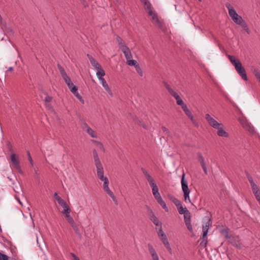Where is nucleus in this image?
Listing matches in <instances>:
<instances>
[{"label": "nucleus", "mask_w": 260, "mask_h": 260, "mask_svg": "<svg viewBox=\"0 0 260 260\" xmlns=\"http://www.w3.org/2000/svg\"><path fill=\"white\" fill-rule=\"evenodd\" d=\"M93 158L94 164L96 168V173L98 178L102 181L104 182L103 189L105 192L110 197L114 202L116 201V198L114 196L112 191L109 187V180L108 178L104 176V172L103 166L101 162L98 154L96 150L93 151Z\"/></svg>", "instance_id": "obj_1"}, {"label": "nucleus", "mask_w": 260, "mask_h": 260, "mask_svg": "<svg viewBox=\"0 0 260 260\" xmlns=\"http://www.w3.org/2000/svg\"><path fill=\"white\" fill-rule=\"evenodd\" d=\"M166 88L167 89L168 92L171 94V95L175 98L177 104L181 107V108L184 111V113L190 120L192 124L195 125H197L198 122L197 120L195 119L193 115L192 114L191 111L189 109L187 106L184 103L178 94L168 85L166 86Z\"/></svg>", "instance_id": "obj_2"}, {"label": "nucleus", "mask_w": 260, "mask_h": 260, "mask_svg": "<svg viewBox=\"0 0 260 260\" xmlns=\"http://www.w3.org/2000/svg\"><path fill=\"white\" fill-rule=\"evenodd\" d=\"M229 12V15L233 22L236 24L241 26L244 30L248 34H250V30L246 21L242 17L238 14L234 8L229 3L225 4Z\"/></svg>", "instance_id": "obj_3"}, {"label": "nucleus", "mask_w": 260, "mask_h": 260, "mask_svg": "<svg viewBox=\"0 0 260 260\" xmlns=\"http://www.w3.org/2000/svg\"><path fill=\"white\" fill-rule=\"evenodd\" d=\"M228 57L231 63L234 66L235 70L241 76V77L245 81H247L248 78L246 73L245 69L242 67L241 62L240 60L236 58L234 56L228 55Z\"/></svg>", "instance_id": "obj_4"}, {"label": "nucleus", "mask_w": 260, "mask_h": 260, "mask_svg": "<svg viewBox=\"0 0 260 260\" xmlns=\"http://www.w3.org/2000/svg\"><path fill=\"white\" fill-rule=\"evenodd\" d=\"M142 171L145 178L149 182V184L152 188L153 195L156 201L158 200L159 199L161 198V197L158 191V188L155 182L154 179L147 170L142 169Z\"/></svg>", "instance_id": "obj_5"}, {"label": "nucleus", "mask_w": 260, "mask_h": 260, "mask_svg": "<svg viewBox=\"0 0 260 260\" xmlns=\"http://www.w3.org/2000/svg\"><path fill=\"white\" fill-rule=\"evenodd\" d=\"M116 42L119 49L124 54V57L126 59H129L133 58V55L131 53V50L129 47L125 44V42L119 36H117L116 38Z\"/></svg>", "instance_id": "obj_6"}, {"label": "nucleus", "mask_w": 260, "mask_h": 260, "mask_svg": "<svg viewBox=\"0 0 260 260\" xmlns=\"http://www.w3.org/2000/svg\"><path fill=\"white\" fill-rule=\"evenodd\" d=\"M185 174L184 173H183L181 178V187L183 192L184 201L186 203H190L191 200L189 197L190 192V190L188 188L187 181L185 179Z\"/></svg>", "instance_id": "obj_7"}, {"label": "nucleus", "mask_w": 260, "mask_h": 260, "mask_svg": "<svg viewBox=\"0 0 260 260\" xmlns=\"http://www.w3.org/2000/svg\"><path fill=\"white\" fill-rule=\"evenodd\" d=\"M157 235L164 246L169 252L170 254H172V248L170 246L168 239L167 237L166 234L162 231V228H159L157 231Z\"/></svg>", "instance_id": "obj_8"}, {"label": "nucleus", "mask_w": 260, "mask_h": 260, "mask_svg": "<svg viewBox=\"0 0 260 260\" xmlns=\"http://www.w3.org/2000/svg\"><path fill=\"white\" fill-rule=\"evenodd\" d=\"M151 17V21L156 27L158 28H162L163 27V22L160 20L157 14L152 10H150L149 14Z\"/></svg>", "instance_id": "obj_9"}, {"label": "nucleus", "mask_w": 260, "mask_h": 260, "mask_svg": "<svg viewBox=\"0 0 260 260\" xmlns=\"http://www.w3.org/2000/svg\"><path fill=\"white\" fill-rule=\"evenodd\" d=\"M205 119L208 122L209 125L215 129L218 128L219 126H222V124L221 123L218 122L209 114H206L205 115Z\"/></svg>", "instance_id": "obj_10"}, {"label": "nucleus", "mask_w": 260, "mask_h": 260, "mask_svg": "<svg viewBox=\"0 0 260 260\" xmlns=\"http://www.w3.org/2000/svg\"><path fill=\"white\" fill-rule=\"evenodd\" d=\"M82 129L86 132L91 138H98L97 133L92 129L89 125L86 122L83 123L82 125Z\"/></svg>", "instance_id": "obj_11"}, {"label": "nucleus", "mask_w": 260, "mask_h": 260, "mask_svg": "<svg viewBox=\"0 0 260 260\" xmlns=\"http://www.w3.org/2000/svg\"><path fill=\"white\" fill-rule=\"evenodd\" d=\"M57 67L61 74V76L64 80L65 83L67 84V85H69V84H70L72 82L71 79L68 76L64 69L62 67H61L59 64H58Z\"/></svg>", "instance_id": "obj_12"}, {"label": "nucleus", "mask_w": 260, "mask_h": 260, "mask_svg": "<svg viewBox=\"0 0 260 260\" xmlns=\"http://www.w3.org/2000/svg\"><path fill=\"white\" fill-rule=\"evenodd\" d=\"M148 216L151 221L157 226L161 228V223L156 217L152 211L150 210L148 213Z\"/></svg>", "instance_id": "obj_13"}, {"label": "nucleus", "mask_w": 260, "mask_h": 260, "mask_svg": "<svg viewBox=\"0 0 260 260\" xmlns=\"http://www.w3.org/2000/svg\"><path fill=\"white\" fill-rule=\"evenodd\" d=\"M148 248L149 252L151 256L152 260H159L158 254L152 245L148 244Z\"/></svg>", "instance_id": "obj_14"}, {"label": "nucleus", "mask_w": 260, "mask_h": 260, "mask_svg": "<svg viewBox=\"0 0 260 260\" xmlns=\"http://www.w3.org/2000/svg\"><path fill=\"white\" fill-rule=\"evenodd\" d=\"M11 160L13 164L14 167L19 170L20 169L19 161L18 160V156L15 154H12L10 156Z\"/></svg>", "instance_id": "obj_15"}, {"label": "nucleus", "mask_w": 260, "mask_h": 260, "mask_svg": "<svg viewBox=\"0 0 260 260\" xmlns=\"http://www.w3.org/2000/svg\"><path fill=\"white\" fill-rule=\"evenodd\" d=\"M99 80L100 81L101 83L102 84V85L103 87H104V88L105 89V90L108 92V93L110 95L112 96L113 95L112 92L108 84L105 80V79L104 78H101V79L100 78V79H99Z\"/></svg>", "instance_id": "obj_16"}, {"label": "nucleus", "mask_w": 260, "mask_h": 260, "mask_svg": "<svg viewBox=\"0 0 260 260\" xmlns=\"http://www.w3.org/2000/svg\"><path fill=\"white\" fill-rule=\"evenodd\" d=\"M198 158L199 161L200 162V164L201 165V166L202 167V169L204 170V172L205 174H208V171H207V167H206V163H205V161L204 158L202 156L201 153H198Z\"/></svg>", "instance_id": "obj_17"}, {"label": "nucleus", "mask_w": 260, "mask_h": 260, "mask_svg": "<svg viewBox=\"0 0 260 260\" xmlns=\"http://www.w3.org/2000/svg\"><path fill=\"white\" fill-rule=\"evenodd\" d=\"M217 134L218 136L224 138H228L229 136V134L226 132L224 128V126L222 124V126H219L217 128Z\"/></svg>", "instance_id": "obj_18"}, {"label": "nucleus", "mask_w": 260, "mask_h": 260, "mask_svg": "<svg viewBox=\"0 0 260 260\" xmlns=\"http://www.w3.org/2000/svg\"><path fill=\"white\" fill-rule=\"evenodd\" d=\"M87 57L90 62V63L91 65L94 67L96 70L98 69L99 68L101 67V66L100 64V63L95 60L93 57H92L91 56H90L89 54H87Z\"/></svg>", "instance_id": "obj_19"}, {"label": "nucleus", "mask_w": 260, "mask_h": 260, "mask_svg": "<svg viewBox=\"0 0 260 260\" xmlns=\"http://www.w3.org/2000/svg\"><path fill=\"white\" fill-rule=\"evenodd\" d=\"M248 180L250 183L253 193L260 191L257 185L254 182L252 177L248 178Z\"/></svg>", "instance_id": "obj_20"}, {"label": "nucleus", "mask_w": 260, "mask_h": 260, "mask_svg": "<svg viewBox=\"0 0 260 260\" xmlns=\"http://www.w3.org/2000/svg\"><path fill=\"white\" fill-rule=\"evenodd\" d=\"M91 142L94 144V146L102 152H105V149L104 148L103 144L100 141L91 140Z\"/></svg>", "instance_id": "obj_21"}, {"label": "nucleus", "mask_w": 260, "mask_h": 260, "mask_svg": "<svg viewBox=\"0 0 260 260\" xmlns=\"http://www.w3.org/2000/svg\"><path fill=\"white\" fill-rule=\"evenodd\" d=\"M58 204L63 208L62 213L71 211L69 206L64 200H62L59 203H58Z\"/></svg>", "instance_id": "obj_22"}, {"label": "nucleus", "mask_w": 260, "mask_h": 260, "mask_svg": "<svg viewBox=\"0 0 260 260\" xmlns=\"http://www.w3.org/2000/svg\"><path fill=\"white\" fill-rule=\"evenodd\" d=\"M96 75L98 78V79L104 78L103 77L105 76V72L104 70L102 68V67L96 70Z\"/></svg>", "instance_id": "obj_23"}, {"label": "nucleus", "mask_w": 260, "mask_h": 260, "mask_svg": "<svg viewBox=\"0 0 260 260\" xmlns=\"http://www.w3.org/2000/svg\"><path fill=\"white\" fill-rule=\"evenodd\" d=\"M71 211H69L67 212L62 213L64 215V217L66 218L69 223H70V222L74 220L73 218L70 215Z\"/></svg>", "instance_id": "obj_24"}, {"label": "nucleus", "mask_w": 260, "mask_h": 260, "mask_svg": "<svg viewBox=\"0 0 260 260\" xmlns=\"http://www.w3.org/2000/svg\"><path fill=\"white\" fill-rule=\"evenodd\" d=\"M209 226V221L207 222L205 225L203 226V237L206 238L208 234Z\"/></svg>", "instance_id": "obj_25"}, {"label": "nucleus", "mask_w": 260, "mask_h": 260, "mask_svg": "<svg viewBox=\"0 0 260 260\" xmlns=\"http://www.w3.org/2000/svg\"><path fill=\"white\" fill-rule=\"evenodd\" d=\"M126 60V64L129 66H134L136 67L139 64L136 60H134L132 58Z\"/></svg>", "instance_id": "obj_26"}, {"label": "nucleus", "mask_w": 260, "mask_h": 260, "mask_svg": "<svg viewBox=\"0 0 260 260\" xmlns=\"http://www.w3.org/2000/svg\"><path fill=\"white\" fill-rule=\"evenodd\" d=\"M77 234H79V230L78 225L74 220L69 223Z\"/></svg>", "instance_id": "obj_27"}, {"label": "nucleus", "mask_w": 260, "mask_h": 260, "mask_svg": "<svg viewBox=\"0 0 260 260\" xmlns=\"http://www.w3.org/2000/svg\"><path fill=\"white\" fill-rule=\"evenodd\" d=\"M157 201L159 204V205L162 207V208L166 210V211H167V212L169 211V209H168V207H167L166 203L162 200V198L159 199L158 200H157Z\"/></svg>", "instance_id": "obj_28"}, {"label": "nucleus", "mask_w": 260, "mask_h": 260, "mask_svg": "<svg viewBox=\"0 0 260 260\" xmlns=\"http://www.w3.org/2000/svg\"><path fill=\"white\" fill-rule=\"evenodd\" d=\"M157 201L159 204V205L162 207V208L166 210V211H167V212L169 211V209H168V207H167L166 203L162 200V198L159 199L158 200H157Z\"/></svg>", "instance_id": "obj_29"}, {"label": "nucleus", "mask_w": 260, "mask_h": 260, "mask_svg": "<svg viewBox=\"0 0 260 260\" xmlns=\"http://www.w3.org/2000/svg\"><path fill=\"white\" fill-rule=\"evenodd\" d=\"M177 208L179 214H184L186 213V211H188L186 207L184 208L182 204H181L179 206H178Z\"/></svg>", "instance_id": "obj_30"}, {"label": "nucleus", "mask_w": 260, "mask_h": 260, "mask_svg": "<svg viewBox=\"0 0 260 260\" xmlns=\"http://www.w3.org/2000/svg\"><path fill=\"white\" fill-rule=\"evenodd\" d=\"M74 94V95L78 99V100L82 104H84V101L82 98V96L78 92L77 90L76 91L72 93Z\"/></svg>", "instance_id": "obj_31"}, {"label": "nucleus", "mask_w": 260, "mask_h": 260, "mask_svg": "<svg viewBox=\"0 0 260 260\" xmlns=\"http://www.w3.org/2000/svg\"><path fill=\"white\" fill-rule=\"evenodd\" d=\"M170 199L177 207L178 206H179L181 204V202L179 200H178L177 198L174 197H172L171 198H170Z\"/></svg>", "instance_id": "obj_32"}, {"label": "nucleus", "mask_w": 260, "mask_h": 260, "mask_svg": "<svg viewBox=\"0 0 260 260\" xmlns=\"http://www.w3.org/2000/svg\"><path fill=\"white\" fill-rule=\"evenodd\" d=\"M145 9L147 11L148 13L149 14V12L150 10H152L151 9V5L148 0L146 2V3H143Z\"/></svg>", "instance_id": "obj_33"}, {"label": "nucleus", "mask_w": 260, "mask_h": 260, "mask_svg": "<svg viewBox=\"0 0 260 260\" xmlns=\"http://www.w3.org/2000/svg\"><path fill=\"white\" fill-rule=\"evenodd\" d=\"M67 86L70 89V91L72 92V93H73L74 92H75L76 91V90H78L77 87L76 86H75L72 82H71L70 84H69V85Z\"/></svg>", "instance_id": "obj_34"}, {"label": "nucleus", "mask_w": 260, "mask_h": 260, "mask_svg": "<svg viewBox=\"0 0 260 260\" xmlns=\"http://www.w3.org/2000/svg\"><path fill=\"white\" fill-rule=\"evenodd\" d=\"M184 221L191 220L190 213L189 211H186V213L184 214Z\"/></svg>", "instance_id": "obj_35"}, {"label": "nucleus", "mask_w": 260, "mask_h": 260, "mask_svg": "<svg viewBox=\"0 0 260 260\" xmlns=\"http://www.w3.org/2000/svg\"><path fill=\"white\" fill-rule=\"evenodd\" d=\"M185 221V224H186V226L187 229L189 231L192 232V225L191 224V220H187V221Z\"/></svg>", "instance_id": "obj_36"}, {"label": "nucleus", "mask_w": 260, "mask_h": 260, "mask_svg": "<svg viewBox=\"0 0 260 260\" xmlns=\"http://www.w3.org/2000/svg\"><path fill=\"white\" fill-rule=\"evenodd\" d=\"M207 244V240L206 237L204 238L203 237L202 241L200 243V246L202 247L205 248L206 247Z\"/></svg>", "instance_id": "obj_37"}, {"label": "nucleus", "mask_w": 260, "mask_h": 260, "mask_svg": "<svg viewBox=\"0 0 260 260\" xmlns=\"http://www.w3.org/2000/svg\"><path fill=\"white\" fill-rule=\"evenodd\" d=\"M135 68H136V70L137 72L138 73V74L140 76H141V77L143 76V71H142V69L140 67V66L138 64V66H136V67H135Z\"/></svg>", "instance_id": "obj_38"}, {"label": "nucleus", "mask_w": 260, "mask_h": 260, "mask_svg": "<svg viewBox=\"0 0 260 260\" xmlns=\"http://www.w3.org/2000/svg\"><path fill=\"white\" fill-rule=\"evenodd\" d=\"M253 74L256 79L260 82V72H259L258 70H254L253 71Z\"/></svg>", "instance_id": "obj_39"}, {"label": "nucleus", "mask_w": 260, "mask_h": 260, "mask_svg": "<svg viewBox=\"0 0 260 260\" xmlns=\"http://www.w3.org/2000/svg\"><path fill=\"white\" fill-rule=\"evenodd\" d=\"M54 198L57 201L58 203H59L63 199H62L58 194L57 192L54 193Z\"/></svg>", "instance_id": "obj_40"}, {"label": "nucleus", "mask_w": 260, "mask_h": 260, "mask_svg": "<svg viewBox=\"0 0 260 260\" xmlns=\"http://www.w3.org/2000/svg\"><path fill=\"white\" fill-rule=\"evenodd\" d=\"M52 100V97L49 95H47L45 99H44V102L45 103H50Z\"/></svg>", "instance_id": "obj_41"}, {"label": "nucleus", "mask_w": 260, "mask_h": 260, "mask_svg": "<svg viewBox=\"0 0 260 260\" xmlns=\"http://www.w3.org/2000/svg\"><path fill=\"white\" fill-rule=\"evenodd\" d=\"M0 260H9V257L7 255L0 252Z\"/></svg>", "instance_id": "obj_42"}, {"label": "nucleus", "mask_w": 260, "mask_h": 260, "mask_svg": "<svg viewBox=\"0 0 260 260\" xmlns=\"http://www.w3.org/2000/svg\"><path fill=\"white\" fill-rule=\"evenodd\" d=\"M256 199L258 202L260 201V191L253 193Z\"/></svg>", "instance_id": "obj_43"}, {"label": "nucleus", "mask_w": 260, "mask_h": 260, "mask_svg": "<svg viewBox=\"0 0 260 260\" xmlns=\"http://www.w3.org/2000/svg\"><path fill=\"white\" fill-rule=\"evenodd\" d=\"M79 1L80 2L81 4L84 8H86L87 7H88V5L86 0H79Z\"/></svg>", "instance_id": "obj_44"}, {"label": "nucleus", "mask_w": 260, "mask_h": 260, "mask_svg": "<svg viewBox=\"0 0 260 260\" xmlns=\"http://www.w3.org/2000/svg\"><path fill=\"white\" fill-rule=\"evenodd\" d=\"M45 105L46 107L48 110H52V111L53 110V108H52L51 105L50 104V103H45Z\"/></svg>", "instance_id": "obj_45"}, {"label": "nucleus", "mask_w": 260, "mask_h": 260, "mask_svg": "<svg viewBox=\"0 0 260 260\" xmlns=\"http://www.w3.org/2000/svg\"><path fill=\"white\" fill-rule=\"evenodd\" d=\"M70 254L74 258V260H80L79 257H78L74 253H71Z\"/></svg>", "instance_id": "obj_46"}, {"label": "nucleus", "mask_w": 260, "mask_h": 260, "mask_svg": "<svg viewBox=\"0 0 260 260\" xmlns=\"http://www.w3.org/2000/svg\"><path fill=\"white\" fill-rule=\"evenodd\" d=\"M28 157H29V161L30 162H32V159H31V157H30V154L29 152H28Z\"/></svg>", "instance_id": "obj_47"}, {"label": "nucleus", "mask_w": 260, "mask_h": 260, "mask_svg": "<svg viewBox=\"0 0 260 260\" xmlns=\"http://www.w3.org/2000/svg\"><path fill=\"white\" fill-rule=\"evenodd\" d=\"M13 71V68L12 67H9L8 69V71L12 72Z\"/></svg>", "instance_id": "obj_48"}, {"label": "nucleus", "mask_w": 260, "mask_h": 260, "mask_svg": "<svg viewBox=\"0 0 260 260\" xmlns=\"http://www.w3.org/2000/svg\"><path fill=\"white\" fill-rule=\"evenodd\" d=\"M140 1L143 4V3H146V2L148 0H140Z\"/></svg>", "instance_id": "obj_49"}, {"label": "nucleus", "mask_w": 260, "mask_h": 260, "mask_svg": "<svg viewBox=\"0 0 260 260\" xmlns=\"http://www.w3.org/2000/svg\"><path fill=\"white\" fill-rule=\"evenodd\" d=\"M202 0H199V2H201Z\"/></svg>", "instance_id": "obj_50"}]
</instances>
